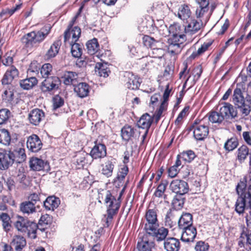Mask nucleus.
I'll use <instances>...</instances> for the list:
<instances>
[{
    "instance_id": "1",
    "label": "nucleus",
    "mask_w": 251,
    "mask_h": 251,
    "mask_svg": "<svg viewBox=\"0 0 251 251\" xmlns=\"http://www.w3.org/2000/svg\"><path fill=\"white\" fill-rule=\"evenodd\" d=\"M144 224V230L151 235L153 239L157 242L163 241L168 235V229L159 226L157 209L155 208L147 209Z\"/></svg>"
},
{
    "instance_id": "2",
    "label": "nucleus",
    "mask_w": 251,
    "mask_h": 251,
    "mask_svg": "<svg viewBox=\"0 0 251 251\" xmlns=\"http://www.w3.org/2000/svg\"><path fill=\"white\" fill-rule=\"evenodd\" d=\"M242 88V85L237 84L232 96V101L235 106L239 109L242 115L243 116H246L250 114L251 111V99L250 97L244 98Z\"/></svg>"
},
{
    "instance_id": "3",
    "label": "nucleus",
    "mask_w": 251,
    "mask_h": 251,
    "mask_svg": "<svg viewBox=\"0 0 251 251\" xmlns=\"http://www.w3.org/2000/svg\"><path fill=\"white\" fill-rule=\"evenodd\" d=\"M51 26L46 25L39 30L33 31L25 34L21 39L22 42L27 48H32L36 44L43 42L50 33Z\"/></svg>"
},
{
    "instance_id": "4",
    "label": "nucleus",
    "mask_w": 251,
    "mask_h": 251,
    "mask_svg": "<svg viewBox=\"0 0 251 251\" xmlns=\"http://www.w3.org/2000/svg\"><path fill=\"white\" fill-rule=\"evenodd\" d=\"M104 196V202L107 208L106 223L108 224L109 221L111 222L113 216L118 213L121 206V201L120 196L116 198L108 190L105 192Z\"/></svg>"
},
{
    "instance_id": "5",
    "label": "nucleus",
    "mask_w": 251,
    "mask_h": 251,
    "mask_svg": "<svg viewBox=\"0 0 251 251\" xmlns=\"http://www.w3.org/2000/svg\"><path fill=\"white\" fill-rule=\"evenodd\" d=\"M245 188V186L244 184H242V186L238 184L236 187L237 193L239 196L235 204V210L240 215L245 212L247 204L251 202V194L246 192V191H244Z\"/></svg>"
},
{
    "instance_id": "6",
    "label": "nucleus",
    "mask_w": 251,
    "mask_h": 251,
    "mask_svg": "<svg viewBox=\"0 0 251 251\" xmlns=\"http://www.w3.org/2000/svg\"><path fill=\"white\" fill-rule=\"evenodd\" d=\"M163 30H165L166 32L162 33L164 36H167L169 34L172 35L171 38L180 39V41H185L186 40V34L184 25H181L178 23H174L171 25L169 28L166 25L161 26Z\"/></svg>"
},
{
    "instance_id": "7",
    "label": "nucleus",
    "mask_w": 251,
    "mask_h": 251,
    "mask_svg": "<svg viewBox=\"0 0 251 251\" xmlns=\"http://www.w3.org/2000/svg\"><path fill=\"white\" fill-rule=\"evenodd\" d=\"M61 84L60 78L56 76L45 78L40 85V89L44 93L50 94L59 89Z\"/></svg>"
},
{
    "instance_id": "8",
    "label": "nucleus",
    "mask_w": 251,
    "mask_h": 251,
    "mask_svg": "<svg viewBox=\"0 0 251 251\" xmlns=\"http://www.w3.org/2000/svg\"><path fill=\"white\" fill-rule=\"evenodd\" d=\"M150 238L151 235L145 232V233L139 235L137 249L139 251H152L154 247V243Z\"/></svg>"
},
{
    "instance_id": "9",
    "label": "nucleus",
    "mask_w": 251,
    "mask_h": 251,
    "mask_svg": "<svg viewBox=\"0 0 251 251\" xmlns=\"http://www.w3.org/2000/svg\"><path fill=\"white\" fill-rule=\"evenodd\" d=\"M14 155L11 150H2L0 151V170H5L14 163Z\"/></svg>"
},
{
    "instance_id": "10",
    "label": "nucleus",
    "mask_w": 251,
    "mask_h": 251,
    "mask_svg": "<svg viewBox=\"0 0 251 251\" xmlns=\"http://www.w3.org/2000/svg\"><path fill=\"white\" fill-rule=\"evenodd\" d=\"M19 71L14 65H11L7 69L1 80L3 85L11 84L13 82L18 79Z\"/></svg>"
},
{
    "instance_id": "11",
    "label": "nucleus",
    "mask_w": 251,
    "mask_h": 251,
    "mask_svg": "<svg viewBox=\"0 0 251 251\" xmlns=\"http://www.w3.org/2000/svg\"><path fill=\"white\" fill-rule=\"evenodd\" d=\"M170 189L172 192L177 195H185L187 193L189 187L187 182L183 180H173L170 185Z\"/></svg>"
},
{
    "instance_id": "12",
    "label": "nucleus",
    "mask_w": 251,
    "mask_h": 251,
    "mask_svg": "<svg viewBox=\"0 0 251 251\" xmlns=\"http://www.w3.org/2000/svg\"><path fill=\"white\" fill-rule=\"evenodd\" d=\"M81 34V29L76 26H71L64 33V42L72 44L76 42L79 39Z\"/></svg>"
},
{
    "instance_id": "13",
    "label": "nucleus",
    "mask_w": 251,
    "mask_h": 251,
    "mask_svg": "<svg viewBox=\"0 0 251 251\" xmlns=\"http://www.w3.org/2000/svg\"><path fill=\"white\" fill-rule=\"evenodd\" d=\"M29 165L30 169L35 171H48L50 170L49 162L38 157H31Z\"/></svg>"
},
{
    "instance_id": "14",
    "label": "nucleus",
    "mask_w": 251,
    "mask_h": 251,
    "mask_svg": "<svg viewBox=\"0 0 251 251\" xmlns=\"http://www.w3.org/2000/svg\"><path fill=\"white\" fill-rule=\"evenodd\" d=\"M45 113L40 109L35 108L31 110L28 115L29 123L37 126L45 119Z\"/></svg>"
},
{
    "instance_id": "15",
    "label": "nucleus",
    "mask_w": 251,
    "mask_h": 251,
    "mask_svg": "<svg viewBox=\"0 0 251 251\" xmlns=\"http://www.w3.org/2000/svg\"><path fill=\"white\" fill-rule=\"evenodd\" d=\"M126 78V87L131 90H137L139 89L140 84L141 80L138 76L133 75L130 72H126L125 74Z\"/></svg>"
},
{
    "instance_id": "16",
    "label": "nucleus",
    "mask_w": 251,
    "mask_h": 251,
    "mask_svg": "<svg viewBox=\"0 0 251 251\" xmlns=\"http://www.w3.org/2000/svg\"><path fill=\"white\" fill-rule=\"evenodd\" d=\"M26 146L30 151L37 152L42 149L43 144L41 140L37 135L32 134L28 138Z\"/></svg>"
},
{
    "instance_id": "17",
    "label": "nucleus",
    "mask_w": 251,
    "mask_h": 251,
    "mask_svg": "<svg viewBox=\"0 0 251 251\" xmlns=\"http://www.w3.org/2000/svg\"><path fill=\"white\" fill-rule=\"evenodd\" d=\"M193 134L197 140L201 141L204 140L209 133V128L207 126L194 124L192 126Z\"/></svg>"
},
{
    "instance_id": "18",
    "label": "nucleus",
    "mask_w": 251,
    "mask_h": 251,
    "mask_svg": "<svg viewBox=\"0 0 251 251\" xmlns=\"http://www.w3.org/2000/svg\"><path fill=\"white\" fill-rule=\"evenodd\" d=\"M181 240L185 243L193 242L196 237L197 231L194 226L182 228Z\"/></svg>"
},
{
    "instance_id": "19",
    "label": "nucleus",
    "mask_w": 251,
    "mask_h": 251,
    "mask_svg": "<svg viewBox=\"0 0 251 251\" xmlns=\"http://www.w3.org/2000/svg\"><path fill=\"white\" fill-rule=\"evenodd\" d=\"M187 25L184 26L186 35H191L195 34L202 26V23L201 21H198L195 19H191L190 22L187 21Z\"/></svg>"
},
{
    "instance_id": "20",
    "label": "nucleus",
    "mask_w": 251,
    "mask_h": 251,
    "mask_svg": "<svg viewBox=\"0 0 251 251\" xmlns=\"http://www.w3.org/2000/svg\"><path fill=\"white\" fill-rule=\"evenodd\" d=\"M164 241V248L166 251H178L180 248L179 240L175 237L165 238Z\"/></svg>"
},
{
    "instance_id": "21",
    "label": "nucleus",
    "mask_w": 251,
    "mask_h": 251,
    "mask_svg": "<svg viewBox=\"0 0 251 251\" xmlns=\"http://www.w3.org/2000/svg\"><path fill=\"white\" fill-rule=\"evenodd\" d=\"M221 115H223L224 119L234 118L237 117V111L234 106L229 103L226 102L224 105L220 109V112Z\"/></svg>"
},
{
    "instance_id": "22",
    "label": "nucleus",
    "mask_w": 251,
    "mask_h": 251,
    "mask_svg": "<svg viewBox=\"0 0 251 251\" xmlns=\"http://www.w3.org/2000/svg\"><path fill=\"white\" fill-rule=\"evenodd\" d=\"M62 78L64 84L66 85H73L75 86L79 81L78 74L72 71L65 72Z\"/></svg>"
},
{
    "instance_id": "23",
    "label": "nucleus",
    "mask_w": 251,
    "mask_h": 251,
    "mask_svg": "<svg viewBox=\"0 0 251 251\" xmlns=\"http://www.w3.org/2000/svg\"><path fill=\"white\" fill-rule=\"evenodd\" d=\"M90 155L93 159L103 158L106 155V148L103 144H96L91 150Z\"/></svg>"
},
{
    "instance_id": "24",
    "label": "nucleus",
    "mask_w": 251,
    "mask_h": 251,
    "mask_svg": "<svg viewBox=\"0 0 251 251\" xmlns=\"http://www.w3.org/2000/svg\"><path fill=\"white\" fill-rule=\"evenodd\" d=\"M180 229L186 228L193 226V216L189 213H183L178 221Z\"/></svg>"
},
{
    "instance_id": "25",
    "label": "nucleus",
    "mask_w": 251,
    "mask_h": 251,
    "mask_svg": "<svg viewBox=\"0 0 251 251\" xmlns=\"http://www.w3.org/2000/svg\"><path fill=\"white\" fill-rule=\"evenodd\" d=\"M88 158L90 156L84 151L78 152L75 156L74 161L78 169L83 168L85 165L89 163Z\"/></svg>"
},
{
    "instance_id": "26",
    "label": "nucleus",
    "mask_w": 251,
    "mask_h": 251,
    "mask_svg": "<svg viewBox=\"0 0 251 251\" xmlns=\"http://www.w3.org/2000/svg\"><path fill=\"white\" fill-rule=\"evenodd\" d=\"M74 91L81 98L87 97L90 91L89 85L85 82H80L74 86Z\"/></svg>"
},
{
    "instance_id": "27",
    "label": "nucleus",
    "mask_w": 251,
    "mask_h": 251,
    "mask_svg": "<svg viewBox=\"0 0 251 251\" xmlns=\"http://www.w3.org/2000/svg\"><path fill=\"white\" fill-rule=\"evenodd\" d=\"M153 122V118L148 113L143 114L137 122L139 128L149 130Z\"/></svg>"
},
{
    "instance_id": "28",
    "label": "nucleus",
    "mask_w": 251,
    "mask_h": 251,
    "mask_svg": "<svg viewBox=\"0 0 251 251\" xmlns=\"http://www.w3.org/2000/svg\"><path fill=\"white\" fill-rule=\"evenodd\" d=\"M185 41H180V39L170 38L169 39L168 49L172 53L179 52L182 48V44Z\"/></svg>"
},
{
    "instance_id": "29",
    "label": "nucleus",
    "mask_w": 251,
    "mask_h": 251,
    "mask_svg": "<svg viewBox=\"0 0 251 251\" xmlns=\"http://www.w3.org/2000/svg\"><path fill=\"white\" fill-rule=\"evenodd\" d=\"M20 87L26 90L32 89L38 83V80L35 76H30L20 81Z\"/></svg>"
},
{
    "instance_id": "30",
    "label": "nucleus",
    "mask_w": 251,
    "mask_h": 251,
    "mask_svg": "<svg viewBox=\"0 0 251 251\" xmlns=\"http://www.w3.org/2000/svg\"><path fill=\"white\" fill-rule=\"evenodd\" d=\"M11 244L14 247L16 251H22V249L25 246L26 242L23 236L15 235L13 237Z\"/></svg>"
},
{
    "instance_id": "31",
    "label": "nucleus",
    "mask_w": 251,
    "mask_h": 251,
    "mask_svg": "<svg viewBox=\"0 0 251 251\" xmlns=\"http://www.w3.org/2000/svg\"><path fill=\"white\" fill-rule=\"evenodd\" d=\"M38 208L32 202L28 201L22 202L20 205V209L24 214H32L37 212Z\"/></svg>"
},
{
    "instance_id": "32",
    "label": "nucleus",
    "mask_w": 251,
    "mask_h": 251,
    "mask_svg": "<svg viewBox=\"0 0 251 251\" xmlns=\"http://www.w3.org/2000/svg\"><path fill=\"white\" fill-rule=\"evenodd\" d=\"M59 202L60 200L58 198L53 196L49 197L44 202V206L47 210H54L58 206Z\"/></svg>"
},
{
    "instance_id": "33",
    "label": "nucleus",
    "mask_w": 251,
    "mask_h": 251,
    "mask_svg": "<svg viewBox=\"0 0 251 251\" xmlns=\"http://www.w3.org/2000/svg\"><path fill=\"white\" fill-rule=\"evenodd\" d=\"M191 12L189 6L187 4H182L179 7L177 12V16L181 20L184 21L190 18Z\"/></svg>"
},
{
    "instance_id": "34",
    "label": "nucleus",
    "mask_w": 251,
    "mask_h": 251,
    "mask_svg": "<svg viewBox=\"0 0 251 251\" xmlns=\"http://www.w3.org/2000/svg\"><path fill=\"white\" fill-rule=\"evenodd\" d=\"M135 129L134 127L129 125H125L121 129V136L122 139L126 141H128L135 133Z\"/></svg>"
},
{
    "instance_id": "35",
    "label": "nucleus",
    "mask_w": 251,
    "mask_h": 251,
    "mask_svg": "<svg viewBox=\"0 0 251 251\" xmlns=\"http://www.w3.org/2000/svg\"><path fill=\"white\" fill-rule=\"evenodd\" d=\"M61 44L60 41H55L48 50L45 55L47 59L54 57L58 53Z\"/></svg>"
},
{
    "instance_id": "36",
    "label": "nucleus",
    "mask_w": 251,
    "mask_h": 251,
    "mask_svg": "<svg viewBox=\"0 0 251 251\" xmlns=\"http://www.w3.org/2000/svg\"><path fill=\"white\" fill-rule=\"evenodd\" d=\"M12 153L14 155V157L13 158L14 159V163H21L26 159V155L24 148H20L18 149L14 150L13 151H12Z\"/></svg>"
},
{
    "instance_id": "37",
    "label": "nucleus",
    "mask_w": 251,
    "mask_h": 251,
    "mask_svg": "<svg viewBox=\"0 0 251 251\" xmlns=\"http://www.w3.org/2000/svg\"><path fill=\"white\" fill-rule=\"evenodd\" d=\"M86 47L88 53L91 55L94 54L100 49L98 40L95 38L89 40L86 43Z\"/></svg>"
},
{
    "instance_id": "38",
    "label": "nucleus",
    "mask_w": 251,
    "mask_h": 251,
    "mask_svg": "<svg viewBox=\"0 0 251 251\" xmlns=\"http://www.w3.org/2000/svg\"><path fill=\"white\" fill-rule=\"evenodd\" d=\"M209 121L212 124H221L224 120L223 115H221L220 112L212 111L208 113Z\"/></svg>"
},
{
    "instance_id": "39",
    "label": "nucleus",
    "mask_w": 251,
    "mask_h": 251,
    "mask_svg": "<svg viewBox=\"0 0 251 251\" xmlns=\"http://www.w3.org/2000/svg\"><path fill=\"white\" fill-rule=\"evenodd\" d=\"M114 164L111 160H108L102 165L101 173L108 177L112 176Z\"/></svg>"
},
{
    "instance_id": "40",
    "label": "nucleus",
    "mask_w": 251,
    "mask_h": 251,
    "mask_svg": "<svg viewBox=\"0 0 251 251\" xmlns=\"http://www.w3.org/2000/svg\"><path fill=\"white\" fill-rule=\"evenodd\" d=\"M185 200L183 195L176 194L172 201V204L175 209L179 210L182 208Z\"/></svg>"
},
{
    "instance_id": "41",
    "label": "nucleus",
    "mask_w": 251,
    "mask_h": 251,
    "mask_svg": "<svg viewBox=\"0 0 251 251\" xmlns=\"http://www.w3.org/2000/svg\"><path fill=\"white\" fill-rule=\"evenodd\" d=\"M29 222V221L27 219L19 216L15 223V226L19 231L24 232L26 230V226Z\"/></svg>"
},
{
    "instance_id": "42",
    "label": "nucleus",
    "mask_w": 251,
    "mask_h": 251,
    "mask_svg": "<svg viewBox=\"0 0 251 251\" xmlns=\"http://www.w3.org/2000/svg\"><path fill=\"white\" fill-rule=\"evenodd\" d=\"M26 228L27 229L24 232H27L29 237L32 239L36 238V231L38 229V226L35 223L29 221Z\"/></svg>"
},
{
    "instance_id": "43",
    "label": "nucleus",
    "mask_w": 251,
    "mask_h": 251,
    "mask_svg": "<svg viewBox=\"0 0 251 251\" xmlns=\"http://www.w3.org/2000/svg\"><path fill=\"white\" fill-rule=\"evenodd\" d=\"M11 141V136L9 132L4 128L0 129V143L8 146Z\"/></svg>"
},
{
    "instance_id": "44",
    "label": "nucleus",
    "mask_w": 251,
    "mask_h": 251,
    "mask_svg": "<svg viewBox=\"0 0 251 251\" xmlns=\"http://www.w3.org/2000/svg\"><path fill=\"white\" fill-rule=\"evenodd\" d=\"M167 185L166 181L162 182L157 186L155 191L154 193V196L158 198L166 197V195L164 194Z\"/></svg>"
},
{
    "instance_id": "45",
    "label": "nucleus",
    "mask_w": 251,
    "mask_h": 251,
    "mask_svg": "<svg viewBox=\"0 0 251 251\" xmlns=\"http://www.w3.org/2000/svg\"><path fill=\"white\" fill-rule=\"evenodd\" d=\"M249 154L248 148L245 145H243L238 149L237 158L240 162H242L245 160Z\"/></svg>"
},
{
    "instance_id": "46",
    "label": "nucleus",
    "mask_w": 251,
    "mask_h": 251,
    "mask_svg": "<svg viewBox=\"0 0 251 251\" xmlns=\"http://www.w3.org/2000/svg\"><path fill=\"white\" fill-rule=\"evenodd\" d=\"M71 46V53L72 55L75 58H79L82 55V50L81 46L75 42L69 44Z\"/></svg>"
},
{
    "instance_id": "47",
    "label": "nucleus",
    "mask_w": 251,
    "mask_h": 251,
    "mask_svg": "<svg viewBox=\"0 0 251 251\" xmlns=\"http://www.w3.org/2000/svg\"><path fill=\"white\" fill-rule=\"evenodd\" d=\"M52 70V66L50 63L44 64L40 69V74L43 78L49 77Z\"/></svg>"
},
{
    "instance_id": "48",
    "label": "nucleus",
    "mask_w": 251,
    "mask_h": 251,
    "mask_svg": "<svg viewBox=\"0 0 251 251\" xmlns=\"http://www.w3.org/2000/svg\"><path fill=\"white\" fill-rule=\"evenodd\" d=\"M174 211L171 209H169L167 211L164 221L166 226L172 227L174 225V222L173 221L174 216Z\"/></svg>"
},
{
    "instance_id": "49",
    "label": "nucleus",
    "mask_w": 251,
    "mask_h": 251,
    "mask_svg": "<svg viewBox=\"0 0 251 251\" xmlns=\"http://www.w3.org/2000/svg\"><path fill=\"white\" fill-rule=\"evenodd\" d=\"M238 146V142L235 138H231L228 139L225 144L224 148L228 151H233Z\"/></svg>"
},
{
    "instance_id": "50",
    "label": "nucleus",
    "mask_w": 251,
    "mask_h": 251,
    "mask_svg": "<svg viewBox=\"0 0 251 251\" xmlns=\"http://www.w3.org/2000/svg\"><path fill=\"white\" fill-rule=\"evenodd\" d=\"M180 155L182 159L188 162H191L196 157L194 152L191 150L183 151Z\"/></svg>"
},
{
    "instance_id": "51",
    "label": "nucleus",
    "mask_w": 251,
    "mask_h": 251,
    "mask_svg": "<svg viewBox=\"0 0 251 251\" xmlns=\"http://www.w3.org/2000/svg\"><path fill=\"white\" fill-rule=\"evenodd\" d=\"M10 114V111L6 108L0 110V125L4 124L8 120Z\"/></svg>"
},
{
    "instance_id": "52",
    "label": "nucleus",
    "mask_w": 251,
    "mask_h": 251,
    "mask_svg": "<svg viewBox=\"0 0 251 251\" xmlns=\"http://www.w3.org/2000/svg\"><path fill=\"white\" fill-rule=\"evenodd\" d=\"M28 201L32 202L38 209L40 207V204L41 203L39 195L36 193H32L28 197Z\"/></svg>"
},
{
    "instance_id": "53",
    "label": "nucleus",
    "mask_w": 251,
    "mask_h": 251,
    "mask_svg": "<svg viewBox=\"0 0 251 251\" xmlns=\"http://www.w3.org/2000/svg\"><path fill=\"white\" fill-rule=\"evenodd\" d=\"M64 101L63 98L59 95L55 96L53 98V109H57L63 105Z\"/></svg>"
},
{
    "instance_id": "54",
    "label": "nucleus",
    "mask_w": 251,
    "mask_h": 251,
    "mask_svg": "<svg viewBox=\"0 0 251 251\" xmlns=\"http://www.w3.org/2000/svg\"><path fill=\"white\" fill-rule=\"evenodd\" d=\"M209 248L208 243L200 241L196 243L195 249L196 251H208Z\"/></svg>"
},
{
    "instance_id": "55",
    "label": "nucleus",
    "mask_w": 251,
    "mask_h": 251,
    "mask_svg": "<svg viewBox=\"0 0 251 251\" xmlns=\"http://www.w3.org/2000/svg\"><path fill=\"white\" fill-rule=\"evenodd\" d=\"M246 213V220L247 226L251 228V202L247 204V207L245 211Z\"/></svg>"
},
{
    "instance_id": "56",
    "label": "nucleus",
    "mask_w": 251,
    "mask_h": 251,
    "mask_svg": "<svg viewBox=\"0 0 251 251\" xmlns=\"http://www.w3.org/2000/svg\"><path fill=\"white\" fill-rule=\"evenodd\" d=\"M98 75L100 76L106 77L108 76V73L110 72L109 70L105 67L103 65H100V67L98 70L96 71Z\"/></svg>"
},
{
    "instance_id": "57",
    "label": "nucleus",
    "mask_w": 251,
    "mask_h": 251,
    "mask_svg": "<svg viewBox=\"0 0 251 251\" xmlns=\"http://www.w3.org/2000/svg\"><path fill=\"white\" fill-rule=\"evenodd\" d=\"M202 72V68L201 65H198L194 68L192 73L195 82L199 79Z\"/></svg>"
},
{
    "instance_id": "58",
    "label": "nucleus",
    "mask_w": 251,
    "mask_h": 251,
    "mask_svg": "<svg viewBox=\"0 0 251 251\" xmlns=\"http://www.w3.org/2000/svg\"><path fill=\"white\" fill-rule=\"evenodd\" d=\"M128 172V168L127 166L122 167L117 175V178L119 181H122L125 178Z\"/></svg>"
},
{
    "instance_id": "59",
    "label": "nucleus",
    "mask_w": 251,
    "mask_h": 251,
    "mask_svg": "<svg viewBox=\"0 0 251 251\" xmlns=\"http://www.w3.org/2000/svg\"><path fill=\"white\" fill-rule=\"evenodd\" d=\"M143 41L145 46L152 48L155 40L149 36H145L143 38Z\"/></svg>"
},
{
    "instance_id": "60",
    "label": "nucleus",
    "mask_w": 251,
    "mask_h": 251,
    "mask_svg": "<svg viewBox=\"0 0 251 251\" xmlns=\"http://www.w3.org/2000/svg\"><path fill=\"white\" fill-rule=\"evenodd\" d=\"M212 44V41L204 43L201 46V47L200 48H199V49L198 50L197 54H200V55H201L202 54H203L211 46Z\"/></svg>"
},
{
    "instance_id": "61",
    "label": "nucleus",
    "mask_w": 251,
    "mask_h": 251,
    "mask_svg": "<svg viewBox=\"0 0 251 251\" xmlns=\"http://www.w3.org/2000/svg\"><path fill=\"white\" fill-rule=\"evenodd\" d=\"M180 168H177L174 165L170 167L168 170V176L171 178L176 177L179 171Z\"/></svg>"
},
{
    "instance_id": "62",
    "label": "nucleus",
    "mask_w": 251,
    "mask_h": 251,
    "mask_svg": "<svg viewBox=\"0 0 251 251\" xmlns=\"http://www.w3.org/2000/svg\"><path fill=\"white\" fill-rule=\"evenodd\" d=\"M171 92V89L169 88V85L168 84L166 85V89L163 96V100L162 101L161 103H163V105H165V103L167 102Z\"/></svg>"
},
{
    "instance_id": "63",
    "label": "nucleus",
    "mask_w": 251,
    "mask_h": 251,
    "mask_svg": "<svg viewBox=\"0 0 251 251\" xmlns=\"http://www.w3.org/2000/svg\"><path fill=\"white\" fill-rule=\"evenodd\" d=\"M155 10L158 12L159 14H161L166 11L168 9V6L167 5L163 4V3H158L156 6L154 7Z\"/></svg>"
},
{
    "instance_id": "64",
    "label": "nucleus",
    "mask_w": 251,
    "mask_h": 251,
    "mask_svg": "<svg viewBox=\"0 0 251 251\" xmlns=\"http://www.w3.org/2000/svg\"><path fill=\"white\" fill-rule=\"evenodd\" d=\"M243 137L248 145H251V131L243 132Z\"/></svg>"
}]
</instances>
